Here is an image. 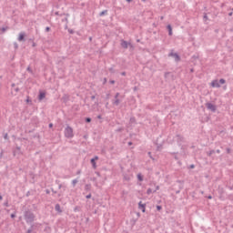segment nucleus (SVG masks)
Masks as SVG:
<instances>
[{"label":"nucleus","mask_w":233,"mask_h":233,"mask_svg":"<svg viewBox=\"0 0 233 233\" xmlns=\"http://www.w3.org/2000/svg\"><path fill=\"white\" fill-rule=\"evenodd\" d=\"M24 218L26 223H34V219H35V215H34L32 211H25Z\"/></svg>","instance_id":"obj_1"},{"label":"nucleus","mask_w":233,"mask_h":233,"mask_svg":"<svg viewBox=\"0 0 233 233\" xmlns=\"http://www.w3.org/2000/svg\"><path fill=\"white\" fill-rule=\"evenodd\" d=\"M65 137H67V139L74 137V129L70 126H67L65 129Z\"/></svg>","instance_id":"obj_2"},{"label":"nucleus","mask_w":233,"mask_h":233,"mask_svg":"<svg viewBox=\"0 0 233 233\" xmlns=\"http://www.w3.org/2000/svg\"><path fill=\"white\" fill-rule=\"evenodd\" d=\"M221 85H225V79L221 78L220 80H213L211 82V86L213 88H219Z\"/></svg>","instance_id":"obj_3"},{"label":"nucleus","mask_w":233,"mask_h":233,"mask_svg":"<svg viewBox=\"0 0 233 233\" xmlns=\"http://www.w3.org/2000/svg\"><path fill=\"white\" fill-rule=\"evenodd\" d=\"M122 48H128L130 46V48H134V46H132L130 43L125 41V40H121V43H120Z\"/></svg>","instance_id":"obj_4"},{"label":"nucleus","mask_w":233,"mask_h":233,"mask_svg":"<svg viewBox=\"0 0 233 233\" xmlns=\"http://www.w3.org/2000/svg\"><path fill=\"white\" fill-rule=\"evenodd\" d=\"M206 106H207L208 110H210L211 112H216V110L218 109L216 105H214L212 103H207Z\"/></svg>","instance_id":"obj_5"},{"label":"nucleus","mask_w":233,"mask_h":233,"mask_svg":"<svg viewBox=\"0 0 233 233\" xmlns=\"http://www.w3.org/2000/svg\"><path fill=\"white\" fill-rule=\"evenodd\" d=\"M168 56L169 57H174L175 61H179L181 59L177 53H170Z\"/></svg>","instance_id":"obj_6"},{"label":"nucleus","mask_w":233,"mask_h":233,"mask_svg":"<svg viewBox=\"0 0 233 233\" xmlns=\"http://www.w3.org/2000/svg\"><path fill=\"white\" fill-rule=\"evenodd\" d=\"M145 207H147V205L143 204L142 202H139V203H138V208H139V210H141L142 212H145V210H146V208H145Z\"/></svg>","instance_id":"obj_7"},{"label":"nucleus","mask_w":233,"mask_h":233,"mask_svg":"<svg viewBox=\"0 0 233 233\" xmlns=\"http://www.w3.org/2000/svg\"><path fill=\"white\" fill-rule=\"evenodd\" d=\"M46 94L45 92H40L38 96L39 101H43V99L46 97Z\"/></svg>","instance_id":"obj_8"},{"label":"nucleus","mask_w":233,"mask_h":233,"mask_svg":"<svg viewBox=\"0 0 233 233\" xmlns=\"http://www.w3.org/2000/svg\"><path fill=\"white\" fill-rule=\"evenodd\" d=\"M55 209L56 210V212H58L59 214H61V212H63V210L61 209V206L59 204H56L55 206Z\"/></svg>","instance_id":"obj_9"},{"label":"nucleus","mask_w":233,"mask_h":233,"mask_svg":"<svg viewBox=\"0 0 233 233\" xmlns=\"http://www.w3.org/2000/svg\"><path fill=\"white\" fill-rule=\"evenodd\" d=\"M18 41H25V33H20L18 36Z\"/></svg>","instance_id":"obj_10"},{"label":"nucleus","mask_w":233,"mask_h":233,"mask_svg":"<svg viewBox=\"0 0 233 233\" xmlns=\"http://www.w3.org/2000/svg\"><path fill=\"white\" fill-rule=\"evenodd\" d=\"M119 103H121V100H119L118 98H116V100L113 102V105H115L116 106H118Z\"/></svg>","instance_id":"obj_11"},{"label":"nucleus","mask_w":233,"mask_h":233,"mask_svg":"<svg viewBox=\"0 0 233 233\" xmlns=\"http://www.w3.org/2000/svg\"><path fill=\"white\" fill-rule=\"evenodd\" d=\"M91 164L93 165V168L97 167V166L96 165V158H91Z\"/></svg>","instance_id":"obj_12"},{"label":"nucleus","mask_w":233,"mask_h":233,"mask_svg":"<svg viewBox=\"0 0 233 233\" xmlns=\"http://www.w3.org/2000/svg\"><path fill=\"white\" fill-rule=\"evenodd\" d=\"M167 30H168V35H172V25H168Z\"/></svg>","instance_id":"obj_13"},{"label":"nucleus","mask_w":233,"mask_h":233,"mask_svg":"<svg viewBox=\"0 0 233 233\" xmlns=\"http://www.w3.org/2000/svg\"><path fill=\"white\" fill-rule=\"evenodd\" d=\"M91 188H92V185H90V184H86L85 186V190H86V191L91 190Z\"/></svg>","instance_id":"obj_14"},{"label":"nucleus","mask_w":233,"mask_h":233,"mask_svg":"<svg viewBox=\"0 0 233 233\" xmlns=\"http://www.w3.org/2000/svg\"><path fill=\"white\" fill-rule=\"evenodd\" d=\"M138 181H143V175H141V173H138L137 176Z\"/></svg>","instance_id":"obj_15"},{"label":"nucleus","mask_w":233,"mask_h":233,"mask_svg":"<svg viewBox=\"0 0 233 233\" xmlns=\"http://www.w3.org/2000/svg\"><path fill=\"white\" fill-rule=\"evenodd\" d=\"M212 154H216V151L215 150H211L209 152L207 153V155L209 157H212Z\"/></svg>","instance_id":"obj_16"},{"label":"nucleus","mask_w":233,"mask_h":233,"mask_svg":"<svg viewBox=\"0 0 233 233\" xmlns=\"http://www.w3.org/2000/svg\"><path fill=\"white\" fill-rule=\"evenodd\" d=\"M15 154H21V147H17L15 151Z\"/></svg>","instance_id":"obj_17"},{"label":"nucleus","mask_w":233,"mask_h":233,"mask_svg":"<svg viewBox=\"0 0 233 233\" xmlns=\"http://www.w3.org/2000/svg\"><path fill=\"white\" fill-rule=\"evenodd\" d=\"M63 101L65 103H66V101H68V96L65 95L63 97H62Z\"/></svg>","instance_id":"obj_18"},{"label":"nucleus","mask_w":233,"mask_h":233,"mask_svg":"<svg viewBox=\"0 0 233 233\" xmlns=\"http://www.w3.org/2000/svg\"><path fill=\"white\" fill-rule=\"evenodd\" d=\"M58 188H63V190H66V187L63 186V184H59Z\"/></svg>","instance_id":"obj_19"},{"label":"nucleus","mask_w":233,"mask_h":233,"mask_svg":"<svg viewBox=\"0 0 233 233\" xmlns=\"http://www.w3.org/2000/svg\"><path fill=\"white\" fill-rule=\"evenodd\" d=\"M107 10H104V11H102L100 14H99V15L100 16H103V15H105L106 14H107Z\"/></svg>","instance_id":"obj_20"},{"label":"nucleus","mask_w":233,"mask_h":233,"mask_svg":"<svg viewBox=\"0 0 233 233\" xmlns=\"http://www.w3.org/2000/svg\"><path fill=\"white\" fill-rule=\"evenodd\" d=\"M177 141H183V137L177 135Z\"/></svg>","instance_id":"obj_21"},{"label":"nucleus","mask_w":233,"mask_h":233,"mask_svg":"<svg viewBox=\"0 0 233 233\" xmlns=\"http://www.w3.org/2000/svg\"><path fill=\"white\" fill-rule=\"evenodd\" d=\"M72 185H73V187H76V185H77V179H74L72 181Z\"/></svg>","instance_id":"obj_22"},{"label":"nucleus","mask_w":233,"mask_h":233,"mask_svg":"<svg viewBox=\"0 0 233 233\" xmlns=\"http://www.w3.org/2000/svg\"><path fill=\"white\" fill-rule=\"evenodd\" d=\"M147 194L148 196H150V194H152V188H148L147 191Z\"/></svg>","instance_id":"obj_23"},{"label":"nucleus","mask_w":233,"mask_h":233,"mask_svg":"<svg viewBox=\"0 0 233 233\" xmlns=\"http://www.w3.org/2000/svg\"><path fill=\"white\" fill-rule=\"evenodd\" d=\"M27 72H29L30 74H34V72L32 71V68L30 66L27 67Z\"/></svg>","instance_id":"obj_24"},{"label":"nucleus","mask_w":233,"mask_h":233,"mask_svg":"<svg viewBox=\"0 0 233 233\" xmlns=\"http://www.w3.org/2000/svg\"><path fill=\"white\" fill-rule=\"evenodd\" d=\"M90 121H92V118H90V117L86 118V123H90Z\"/></svg>","instance_id":"obj_25"},{"label":"nucleus","mask_w":233,"mask_h":233,"mask_svg":"<svg viewBox=\"0 0 233 233\" xmlns=\"http://www.w3.org/2000/svg\"><path fill=\"white\" fill-rule=\"evenodd\" d=\"M204 20L208 21V16L207 15V14L204 15Z\"/></svg>","instance_id":"obj_26"},{"label":"nucleus","mask_w":233,"mask_h":233,"mask_svg":"<svg viewBox=\"0 0 233 233\" xmlns=\"http://www.w3.org/2000/svg\"><path fill=\"white\" fill-rule=\"evenodd\" d=\"M6 30H8V27H2V32L5 33Z\"/></svg>","instance_id":"obj_27"},{"label":"nucleus","mask_w":233,"mask_h":233,"mask_svg":"<svg viewBox=\"0 0 233 233\" xmlns=\"http://www.w3.org/2000/svg\"><path fill=\"white\" fill-rule=\"evenodd\" d=\"M86 199H90V198H92V194H88L87 196H86Z\"/></svg>","instance_id":"obj_28"},{"label":"nucleus","mask_w":233,"mask_h":233,"mask_svg":"<svg viewBox=\"0 0 233 233\" xmlns=\"http://www.w3.org/2000/svg\"><path fill=\"white\" fill-rule=\"evenodd\" d=\"M136 118H130V123H135Z\"/></svg>","instance_id":"obj_29"},{"label":"nucleus","mask_w":233,"mask_h":233,"mask_svg":"<svg viewBox=\"0 0 233 233\" xmlns=\"http://www.w3.org/2000/svg\"><path fill=\"white\" fill-rule=\"evenodd\" d=\"M117 97H119V93H116L115 96V99H117Z\"/></svg>","instance_id":"obj_30"},{"label":"nucleus","mask_w":233,"mask_h":233,"mask_svg":"<svg viewBox=\"0 0 233 233\" xmlns=\"http://www.w3.org/2000/svg\"><path fill=\"white\" fill-rule=\"evenodd\" d=\"M195 167H196V166L194 164L189 166V168H195Z\"/></svg>","instance_id":"obj_31"},{"label":"nucleus","mask_w":233,"mask_h":233,"mask_svg":"<svg viewBox=\"0 0 233 233\" xmlns=\"http://www.w3.org/2000/svg\"><path fill=\"white\" fill-rule=\"evenodd\" d=\"M4 138H5V139H8V134H5V135L4 136Z\"/></svg>","instance_id":"obj_32"},{"label":"nucleus","mask_w":233,"mask_h":233,"mask_svg":"<svg viewBox=\"0 0 233 233\" xmlns=\"http://www.w3.org/2000/svg\"><path fill=\"white\" fill-rule=\"evenodd\" d=\"M46 32H50V27H46Z\"/></svg>","instance_id":"obj_33"},{"label":"nucleus","mask_w":233,"mask_h":233,"mask_svg":"<svg viewBox=\"0 0 233 233\" xmlns=\"http://www.w3.org/2000/svg\"><path fill=\"white\" fill-rule=\"evenodd\" d=\"M68 32H69V34H74V30H72V29H69Z\"/></svg>","instance_id":"obj_34"},{"label":"nucleus","mask_w":233,"mask_h":233,"mask_svg":"<svg viewBox=\"0 0 233 233\" xmlns=\"http://www.w3.org/2000/svg\"><path fill=\"white\" fill-rule=\"evenodd\" d=\"M109 83H110L111 85H114V84L116 83V81L111 80V81H109Z\"/></svg>","instance_id":"obj_35"},{"label":"nucleus","mask_w":233,"mask_h":233,"mask_svg":"<svg viewBox=\"0 0 233 233\" xmlns=\"http://www.w3.org/2000/svg\"><path fill=\"white\" fill-rule=\"evenodd\" d=\"M161 208H162L161 206H157V210H161Z\"/></svg>","instance_id":"obj_36"},{"label":"nucleus","mask_w":233,"mask_h":233,"mask_svg":"<svg viewBox=\"0 0 233 233\" xmlns=\"http://www.w3.org/2000/svg\"><path fill=\"white\" fill-rule=\"evenodd\" d=\"M93 159H95V161H97V159H99V157H95Z\"/></svg>","instance_id":"obj_37"},{"label":"nucleus","mask_w":233,"mask_h":233,"mask_svg":"<svg viewBox=\"0 0 233 233\" xmlns=\"http://www.w3.org/2000/svg\"><path fill=\"white\" fill-rule=\"evenodd\" d=\"M121 76H127V73L126 72H122Z\"/></svg>","instance_id":"obj_38"},{"label":"nucleus","mask_w":233,"mask_h":233,"mask_svg":"<svg viewBox=\"0 0 233 233\" xmlns=\"http://www.w3.org/2000/svg\"><path fill=\"white\" fill-rule=\"evenodd\" d=\"M170 73H166L165 74V77H168V75H169Z\"/></svg>","instance_id":"obj_39"},{"label":"nucleus","mask_w":233,"mask_h":233,"mask_svg":"<svg viewBox=\"0 0 233 233\" xmlns=\"http://www.w3.org/2000/svg\"><path fill=\"white\" fill-rule=\"evenodd\" d=\"M54 127V124H49V128H52Z\"/></svg>","instance_id":"obj_40"},{"label":"nucleus","mask_w":233,"mask_h":233,"mask_svg":"<svg viewBox=\"0 0 233 233\" xmlns=\"http://www.w3.org/2000/svg\"><path fill=\"white\" fill-rule=\"evenodd\" d=\"M228 154H230V148H227Z\"/></svg>","instance_id":"obj_41"},{"label":"nucleus","mask_w":233,"mask_h":233,"mask_svg":"<svg viewBox=\"0 0 233 233\" xmlns=\"http://www.w3.org/2000/svg\"><path fill=\"white\" fill-rule=\"evenodd\" d=\"M216 152L217 154H221V151L219 149H218Z\"/></svg>","instance_id":"obj_42"},{"label":"nucleus","mask_w":233,"mask_h":233,"mask_svg":"<svg viewBox=\"0 0 233 233\" xmlns=\"http://www.w3.org/2000/svg\"><path fill=\"white\" fill-rule=\"evenodd\" d=\"M96 176H98V177L101 176V174L99 172H96Z\"/></svg>","instance_id":"obj_43"},{"label":"nucleus","mask_w":233,"mask_h":233,"mask_svg":"<svg viewBox=\"0 0 233 233\" xmlns=\"http://www.w3.org/2000/svg\"><path fill=\"white\" fill-rule=\"evenodd\" d=\"M157 190H159V186H157L156 190L154 192H156Z\"/></svg>","instance_id":"obj_44"},{"label":"nucleus","mask_w":233,"mask_h":233,"mask_svg":"<svg viewBox=\"0 0 233 233\" xmlns=\"http://www.w3.org/2000/svg\"><path fill=\"white\" fill-rule=\"evenodd\" d=\"M61 196H63V193L60 192V193L58 194V198H61Z\"/></svg>","instance_id":"obj_45"},{"label":"nucleus","mask_w":233,"mask_h":233,"mask_svg":"<svg viewBox=\"0 0 233 233\" xmlns=\"http://www.w3.org/2000/svg\"><path fill=\"white\" fill-rule=\"evenodd\" d=\"M52 192H53L54 194H57V191H55L54 189H52Z\"/></svg>","instance_id":"obj_46"},{"label":"nucleus","mask_w":233,"mask_h":233,"mask_svg":"<svg viewBox=\"0 0 233 233\" xmlns=\"http://www.w3.org/2000/svg\"><path fill=\"white\" fill-rule=\"evenodd\" d=\"M208 199H212V196H208Z\"/></svg>","instance_id":"obj_47"},{"label":"nucleus","mask_w":233,"mask_h":233,"mask_svg":"<svg viewBox=\"0 0 233 233\" xmlns=\"http://www.w3.org/2000/svg\"><path fill=\"white\" fill-rule=\"evenodd\" d=\"M27 233H32V229H28V230H27Z\"/></svg>","instance_id":"obj_48"},{"label":"nucleus","mask_w":233,"mask_h":233,"mask_svg":"<svg viewBox=\"0 0 233 233\" xmlns=\"http://www.w3.org/2000/svg\"><path fill=\"white\" fill-rule=\"evenodd\" d=\"M46 192V194H50V190H48V189Z\"/></svg>","instance_id":"obj_49"},{"label":"nucleus","mask_w":233,"mask_h":233,"mask_svg":"<svg viewBox=\"0 0 233 233\" xmlns=\"http://www.w3.org/2000/svg\"><path fill=\"white\" fill-rule=\"evenodd\" d=\"M11 218H15V214H12V215H11Z\"/></svg>","instance_id":"obj_50"},{"label":"nucleus","mask_w":233,"mask_h":233,"mask_svg":"<svg viewBox=\"0 0 233 233\" xmlns=\"http://www.w3.org/2000/svg\"><path fill=\"white\" fill-rule=\"evenodd\" d=\"M128 146H129V147L132 146V142H128Z\"/></svg>","instance_id":"obj_51"},{"label":"nucleus","mask_w":233,"mask_h":233,"mask_svg":"<svg viewBox=\"0 0 233 233\" xmlns=\"http://www.w3.org/2000/svg\"><path fill=\"white\" fill-rule=\"evenodd\" d=\"M3 200V196H0V201H2Z\"/></svg>","instance_id":"obj_52"},{"label":"nucleus","mask_w":233,"mask_h":233,"mask_svg":"<svg viewBox=\"0 0 233 233\" xmlns=\"http://www.w3.org/2000/svg\"><path fill=\"white\" fill-rule=\"evenodd\" d=\"M127 3H132V0H127Z\"/></svg>","instance_id":"obj_53"},{"label":"nucleus","mask_w":233,"mask_h":233,"mask_svg":"<svg viewBox=\"0 0 233 233\" xmlns=\"http://www.w3.org/2000/svg\"><path fill=\"white\" fill-rule=\"evenodd\" d=\"M15 48H17V43L15 44Z\"/></svg>","instance_id":"obj_54"},{"label":"nucleus","mask_w":233,"mask_h":233,"mask_svg":"<svg viewBox=\"0 0 233 233\" xmlns=\"http://www.w3.org/2000/svg\"><path fill=\"white\" fill-rule=\"evenodd\" d=\"M91 99H96V96H91Z\"/></svg>","instance_id":"obj_55"},{"label":"nucleus","mask_w":233,"mask_h":233,"mask_svg":"<svg viewBox=\"0 0 233 233\" xmlns=\"http://www.w3.org/2000/svg\"><path fill=\"white\" fill-rule=\"evenodd\" d=\"M97 117H98V119H101V115H99Z\"/></svg>","instance_id":"obj_56"},{"label":"nucleus","mask_w":233,"mask_h":233,"mask_svg":"<svg viewBox=\"0 0 233 233\" xmlns=\"http://www.w3.org/2000/svg\"><path fill=\"white\" fill-rule=\"evenodd\" d=\"M33 46H35V43H33Z\"/></svg>","instance_id":"obj_57"},{"label":"nucleus","mask_w":233,"mask_h":233,"mask_svg":"<svg viewBox=\"0 0 233 233\" xmlns=\"http://www.w3.org/2000/svg\"><path fill=\"white\" fill-rule=\"evenodd\" d=\"M117 132H121V129H117Z\"/></svg>","instance_id":"obj_58"},{"label":"nucleus","mask_w":233,"mask_h":233,"mask_svg":"<svg viewBox=\"0 0 233 233\" xmlns=\"http://www.w3.org/2000/svg\"><path fill=\"white\" fill-rule=\"evenodd\" d=\"M150 154H152L151 152H148V156H150Z\"/></svg>","instance_id":"obj_59"},{"label":"nucleus","mask_w":233,"mask_h":233,"mask_svg":"<svg viewBox=\"0 0 233 233\" xmlns=\"http://www.w3.org/2000/svg\"><path fill=\"white\" fill-rule=\"evenodd\" d=\"M229 15H232V13H229Z\"/></svg>","instance_id":"obj_60"},{"label":"nucleus","mask_w":233,"mask_h":233,"mask_svg":"<svg viewBox=\"0 0 233 233\" xmlns=\"http://www.w3.org/2000/svg\"><path fill=\"white\" fill-rule=\"evenodd\" d=\"M191 72H194V69H191Z\"/></svg>","instance_id":"obj_61"},{"label":"nucleus","mask_w":233,"mask_h":233,"mask_svg":"<svg viewBox=\"0 0 233 233\" xmlns=\"http://www.w3.org/2000/svg\"><path fill=\"white\" fill-rule=\"evenodd\" d=\"M93 181H96V178H93Z\"/></svg>","instance_id":"obj_62"},{"label":"nucleus","mask_w":233,"mask_h":233,"mask_svg":"<svg viewBox=\"0 0 233 233\" xmlns=\"http://www.w3.org/2000/svg\"><path fill=\"white\" fill-rule=\"evenodd\" d=\"M161 20H163V16H161Z\"/></svg>","instance_id":"obj_63"}]
</instances>
